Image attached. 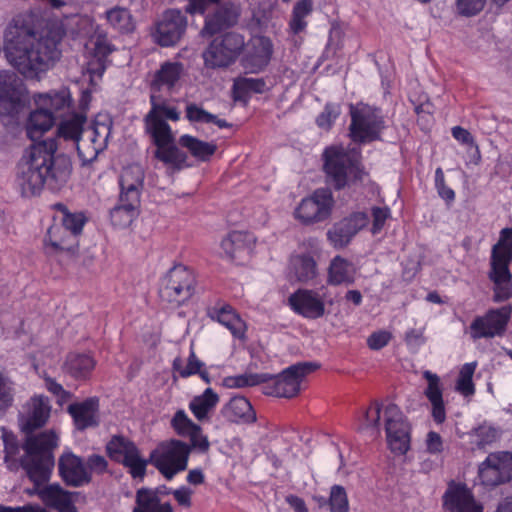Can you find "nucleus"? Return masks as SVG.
<instances>
[{"mask_svg": "<svg viewBox=\"0 0 512 512\" xmlns=\"http://www.w3.org/2000/svg\"><path fill=\"white\" fill-rule=\"evenodd\" d=\"M317 368L318 365L314 363L292 365L277 376L272 385L266 387L265 393L275 397L292 398L299 393L304 378Z\"/></svg>", "mask_w": 512, "mask_h": 512, "instance_id": "15", "label": "nucleus"}, {"mask_svg": "<svg viewBox=\"0 0 512 512\" xmlns=\"http://www.w3.org/2000/svg\"><path fill=\"white\" fill-rule=\"evenodd\" d=\"M85 49L91 56L87 64V72L92 79H100L107 68V57L113 52L114 47L108 41L106 34L97 28L85 44Z\"/></svg>", "mask_w": 512, "mask_h": 512, "instance_id": "19", "label": "nucleus"}, {"mask_svg": "<svg viewBox=\"0 0 512 512\" xmlns=\"http://www.w3.org/2000/svg\"><path fill=\"white\" fill-rule=\"evenodd\" d=\"M218 401V395L211 388H207L201 395L195 396L189 402V409L198 421H206L209 420Z\"/></svg>", "mask_w": 512, "mask_h": 512, "instance_id": "42", "label": "nucleus"}, {"mask_svg": "<svg viewBox=\"0 0 512 512\" xmlns=\"http://www.w3.org/2000/svg\"><path fill=\"white\" fill-rule=\"evenodd\" d=\"M186 119L192 123H213L219 128L228 127V123L225 120L219 119L216 115L206 111L201 106L195 103H188L186 106Z\"/></svg>", "mask_w": 512, "mask_h": 512, "instance_id": "51", "label": "nucleus"}, {"mask_svg": "<svg viewBox=\"0 0 512 512\" xmlns=\"http://www.w3.org/2000/svg\"><path fill=\"white\" fill-rule=\"evenodd\" d=\"M40 499L58 512H78L74 505L75 493L63 489L59 484L47 485L37 492Z\"/></svg>", "mask_w": 512, "mask_h": 512, "instance_id": "33", "label": "nucleus"}, {"mask_svg": "<svg viewBox=\"0 0 512 512\" xmlns=\"http://www.w3.org/2000/svg\"><path fill=\"white\" fill-rule=\"evenodd\" d=\"M222 415L234 423H252L256 420L252 405L245 397H233L224 405Z\"/></svg>", "mask_w": 512, "mask_h": 512, "instance_id": "38", "label": "nucleus"}, {"mask_svg": "<svg viewBox=\"0 0 512 512\" xmlns=\"http://www.w3.org/2000/svg\"><path fill=\"white\" fill-rule=\"evenodd\" d=\"M289 273L300 282L313 280L317 275L316 262L309 255H295L290 259Z\"/></svg>", "mask_w": 512, "mask_h": 512, "instance_id": "43", "label": "nucleus"}, {"mask_svg": "<svg viewBox=\"0 0 512 512\" xmlns=\"http://www.w3.org/2000/svg\"><path fill=\"white\" fill-rule=\"evenodd\" d=\"M90 102V93L85 91L79 102L80 112L71 113L69 116L63 118L57 127V136L66 141H73L78 149V143L83 139L85 132L84 124L87 117L85 110L88 108Z\"/></svg>", "mask_w": 512, "mask_h": 512, "instance_id": "26", "label": "nucleus"}, {"mask_svg": "<svg viewBox=\"0 0 512 512\" xmlns=\"http://www.w3.org/2000/svg\"><path fill=\"white\" fill-rule=\"evenodd\" d=\"M334 204L332 192L327 188H319L300 201L294 216L305 225L323 222L330 218Z\"/></svg>", "mask_w": 512, "mask_h": 512, "instance_id": "9", "label": "nucleus"}, {"mask_svg": "<svg viewBox=\"0 0 512 512\" xmlns=\"http://www.w3.org/2000/svg\"><path fill=\"white\" fill-rule=\"evenodd\" d=\"M204 365L205 364L197 358L193 349L190 351L186 365H183V362L180 358H176L173 362V368L183 378L197 374L200 369L204 367Z\"/></svg>", "mask_w": 512, "mask_h": 512, "instance_id": "57", "label": "nucleus"}, {"mask_svg": "<svg viewBox=\"0 0 512 512\" xmlns=\"http://www.w3.org/2000/svg\"><path fill=\"white\" fill-rule=\"evenodd\" d=\"M329 506L331 512H348L349 501L345 489L340 485H334L330 491Z\"/></svg>", "mask_w": 512, "mask_h": 512, "instance_id": "59", "label": "nucleus"}, {"mask_svg": "<svg viewBox=\"0 0 512 512\" xmlns=\"http://www.w3.org/2000/svg\"><path fill=\"white\" fill-rule=\"evenodd\" d=\"M57 445L58 436L54 431H45L27 438L21 465L36 486L48 481L54 465L51 451Z\"/></svg>", "mask_w": 512, "mask_h": 512, "instance_id": "3", "label": "nucleus"}, {"mask_svg": "<svg viewBox=\"0 0 512 512\" xmlns=\"http://www.w3.org/2000/svg\"><path fill=\"white\" fill-rule=\"evenodd\" d=\"M170 424L178 436L189 438L190 442L188 444L194 450L201 453H206L209 450L210 442L208 437L203 433L202 428L194 423L183 409L175 412Z\"/></svg>", "mask_w": 512, "mask_h": 512, "instance_id": "24", "label": "nucleus"}, {"mask_svg": "<svg viewBox=\"0 0 512 512\" xmlns=\"http://www.w3.org/2000/svg\"><path fill=\"white\" fill-rule=\"evenodd\" d=\"M156 145L155 157L172 170L179 171L189 167L188 156L175 145L173 132L151 135Z\"/></svg>", "mask_w": 512, "mask_h": 512, "instance_id": "21", "label": "nucleus"}, {"mask_svg": "<svg viewBox=\"0 0 512 512\" xmlns=\"http://www.w3.org/2000/svg\"><path fill=\"white\" fill-rule=\"evenodd\" d=\"M256 238L252 233L234 231L220 243V255L237 264L247 262L255 248Z\"/></svg>", "mask_w": 512, "mask_h": 512, "instance_id": "20", "label": "nucleus"}, {"mask_svg": "<svg viewBox=\"0 0 512 512\" xmlns=\"http://www.w3.org/2000/svg\"><path fill=\"white\" fill-rule=\"evenodd\" d=\"M235 17L226 11L219 10L214 15L206 18L205 26L201 31L203 36H211L225 27L230 26Z\"/></svg>", "mask_w": 512, "mask_h": 512, "instance_id": "55", "label": "nucleus"}, {"mask_svg": "<svg viewBox=\"0 0 512 512\" xmlns=\"http://www.w3.org/2000/svg\"><path fill=\"white\" fill-rule=\"evenodd\" d=\"M391 338L392 334L389 331L379 330L368 337L367 344L372 350H380L390 342Z\"/></svg>", "mask_w": 512, "mask_h": 512, "instance_id": "64", "label": "nucleus"}, {"mask_svg": "<svg viewBox=\"0 0 512 512\" xmlns=\"http://www.w3.org/2000/svg\"><path fill=\"white\" fill-rule=\"evenodd\" d=\"M387 444L391 452L404 455L410 448L409 424L400 408L389 403L384 408Z\"/></svg>", "mask_w": 512, "mask_h": 512, "instance_id": "11", "label": "nucleus"}, {"mask_svg": "<svg viewBox=\"0 0 512 512\" xmlns=\"http://www.w3.org/2000/svg\"><path fill=\"white\" fill-rule=\"evenodd\" d=\"M471 443L479 449L485 448L496 442L500 437V431L489 423H483L469 432Z\"/></svg>", "mask_w": 512, "mask_h": 512, "instance_id": "50", "label": "nucleus"}, {"mask_svg": "<svg viewBox=\"0 0 512 512\" xmlns=\"http://www.w3.org/2000/svg\"><path fill=\"white\" fill-rule=\"evenodd\" d=\"M144 171L140 165L133 164L125 167L119 178L120 197L133 203H140L143 188Z\"/></svg>", "mask_w": 512, "mask_h": 512, "instance_id": "31", "label": "nucleus"}, {"mask_svg": "<svg viewBox=\"0 0 512 512\" xmlns=\"http://www.w3.org/2000/svg\"><path fill=\"white\" fill-rule=\"evenodd\" d=\"M270 379H272V377L267 373H246L243 375L232 377L228 379V382L229 386L231 387L243 388L265 383Z\"/></svg>", "mask_w": 512, "mask_h": 512, "instance_id": "58", "label": "nucleus"}, {"mask_svg": "<svg viewBox=\"0 0 512 512\" xmlns=\"http://www.w3.org/2000/svg\"><path fill=\"white\" fill-rule=\"evenodd\" d=\"M477 367L476 362H469L462 365L456 381L455 389L461 395L469 397L474 395L475 386L473 383V375Z\"/></svg>", "mask_w": 512, "mask_h": 512, "instance_id": "52", "label": "nucleus"}, {"mask_svg": "<svg viewBox=\"0 0 512 512\" xmlns=\"http://www.w3.org/2000/svg\"><path fill=\"white\" fill-rule=\"evenodd\" d=\"M312 11L313 0H299L295 3L289 22V28L293 34H299L306 29L308 24L306 18Z\"/></svg>", "mask_w": 512, "mask_h": 512, "instance_id": "49", "label": "nucleus"}, {"mask_svg": "<svg viewBox=\"0 0 512 512\" xmlns=\"http://www.w3.org/2000/svg\"><path fill=\"white\" fill-rule=\"evenodd\" d=\"M106 450L111 459L128 468L133 478H143L148 461L144 459L136 445L122 436H114L107 444Z\"/></svg>", "mask_w": 512, "mask_h": 512, "instance_id": "13", "label": "nucleus"}, {"mask_svg": "<svg viewBox=\"0 0 512 512\" xmlns=\"http://www.w3.org/2000/svg\"><path fill=\"white\" fill-rule=\"evenodd\" d=\"M69 234L61 224L52 225L47 233L45 245L48 253H57L59 251H71L76 240H66Z\"/></svg>", "mask_w": 512, "mask_h": 512, "instance_id": "46", "label": "nucleus"}, {"mask_svg": "<svg viewBox=\"0 0 512 512\" xmlns=\"http://www.w3.org/2000/svg\"><path fill=\"white\" fill-rule=\"evenodd\" d=\"M132 512H174L169 502H162L158 490L140 488L136 492Z\"/></svg>", "mask_w": 512, "mask_h": 512, "instance_id": "37", "label": "nucleus"}, {"mask_svg": "<svg viewBox=\"0 0 512 512\" xmlns=\"http://www.w3.org/2000/svg\"><path fill=\"white\" fill-rule=\"evenodd\" d=\"M323 160L327 182L337 190L362 181L365 175L359 162V152L355 149L331 145L324 150Z\"/></svg>", "mask_w": 512, "mask_h": 512, "instance_id": "4", "label": "nucleus"}, {"mask_svg": "<svg viewBox=\"0 0 512 512\" xmlns=\"http://www.w3.org/2000/svg\"><path fill=\"white\" fill-rule=\"evenodd\" d=\"M106 18L110 25L120 32L128 33L134 29V22L127 9L113 8L106 12Z\"/></svg>", "mask_w": 512, "mask_h": 512, "instance_id": "54", "label": "nucleus"}, {"mask_svg": "<svg viewBox=\"0 0 512 512\" xmlns=\"http://www.w3.org/2000/svg\"><path fill=\"white\" fill-rule=\"evenodd\" d=\"M14 400V384L0 368V411L10 407Z\"/></svg>", "mask_w": 512, "mask_h": 512, "instance_id": "60", "label": "nucleus"}, {"mask_svg": "<svg viewBox=\"0 0 512 512\" xmlns=\"http://www.w3.org/2000/svg\"><path fill=\"white\" fill-rule=\"evenodd\" d=\"M32 100L34 105L44 108L54 117L62 116L70 111L72 106V95L67 87H61L57 90H51L45 93H36Z\"/></svg>", "mask_w": 512, "mask_h": 512, "instance_id": "29", "label": "nucleus"}, {"mask_svg": "<svg viewBox=\"0 0 512 512\" xmlns=\"http://www.w3.org/2000/svg\"><path fill=\"white\" fill-rule=\"evenodd\" d=\"M244 45V39L234 33L215 38L203 53L205 65L210 68H221L230 65Z\"/></svg>", "mask_w": 512, "mask_h": 512, "instance_id": "14", "label": "nucleus"}, {"mask_svg": "<svg viewBox=\"0 0 512 512\" xmlns=\"http://www.w3.org/2000/svg\"><path fill=\"white\" fill-rule=\"evenodd\" d=\"M186 26L187 21L181 11L167 10L156 25L154 39L161 46H173L184 34Z\"/></svg>", "mask_w": 512, "mask_h": 512, "instance_id": "22", "label": "nucleus"}, {"mask_svg": "<svg viewBox=\"0 0 512 512\" xmlns=\"http://www.w3.org/2000/svg\"><path fill=\"white\" fill-rule=\"evenodd\" d=\"M512 260V227L500 231L498 242L493 246L491 262L510 264Z\"/></svg>", "mask_w": 512, "mask_h": 512, "instance_id": "48", "label": "nucleus"}, {"mask_svg": "<svg viewBox=\"0 0 512 512\" xmlns=\"http://www.w3.org/2000/svg\"><path fill=\"white\" fill-rule=\"evenodd\" d=\"M54 138L32 144L25 150L18 165L15 183L25 197L37 195L47 186L59 190L65 186L72 173V163L65 154H57Z\"/></svg>", "mask_w": 512, "mask_h": 512, "instance_id": "2", "label": "nucleus"}, {"mask_svg": "<svg viewBox=\"0 0 512 512\" xmlns=\"http://www.w3.org/2000/svg\"><path fill=\"white\" fill-rule=\"evenodd\" d=\"M184 71L183 64L180 62L167 61L161 64L160 68L155 72L151 87L154 90L166 88L171 90L180 80Z\"/></svg>", "mask_w": 512, "mask_h": 512, "instance_id": "39", "label": "nucleus"}, {"mask_svg": "<svg viewBox=\"0 0 512 512\" xmlns=\"http://www.w3.org/2000/svg\"><path fill=\"white\" fill-rule=\"evenodd\" d=\"M324 292L299 289L290 295L288 302L291 309L307 319H318L325 314Z\"/></svg>", "mask_w": 512, "mask_h": 512, "instance_id": "23", "label": "nucleus"}, {"mask_svg": "<svg viewBox=\"0 0 512 512\" xmlns=\"http://www.w3.org/2000/svg\"><path fill=\"white\" fill-rule=\"evenodd\" d=\"M209 316L212 320L226 327L234 338L245 339L246 324L230 305L212 308Z\"/></svg>", "mask_w": 512, "mask_h": 512, "instance_id": "35", "label": "nucleus"}, {"mask_svg": "<svg viewBox=\"0 0 512 512\" xmlns=\"http://www.w3.org/2000/svg\"><path fill=\"white\" fill-rule=\"evenodd\" d=\"M443 505L446 512H483V505L475 499L472 491L459 483L449 484Z\"/></svg>", "mask_w": 512, "mask_h": 512, "instance_id": "25", "label": "nucleus"}, {"mask_svg": "<svg viewBox=\"0 0 512 512\" xmlns=\"http://www.w3.org/2000/svg\"><path fill=\"white\" fill-rule=\"evenodd\" d=\"M51 412L49 399L44 395H35L24 405L20 417L23 431L30 433L47 422Z\"/></svg>", "mask_w": 512, "mask_h": 512, "instance_id": "27", "label": "nucleus"}, {"mask_svg": "<svg viewBox=\"0 0 512 512\" xmlns=\"http://www.w3.org/2000/svg\"><path fill=\"white\" fill-rule=\"evenodd\" d=\"M194 286L192 271L183 265H176L162 278L160 296L167 302L180 305L193 295Z\"/></svg>", "mask_w": 512, "mask_h": 512, "instance_id": "8", "label": "nucleus"}, {"mask_svg": "<svg viewBox=\"0 0 512 512\" xmlns=\"http://www.w3.org/2000/svg\"><path fill=\"white\" fill-rule=\"evenodd\" d=\"M68 412L79 430H85L99 424V400L96 397L69 405Z\"/></svg>", "mask_w": 512, "mask_h": 512, "instance_id": "32", "label": "nucleus"}, {"mask_svg": "<svg viewBox=\"0 0 512 512\" xmlns=\"http://www.w3.org/2000/svg\"><path fill=\"white\" fill-rule=\"evenodd\" d=\"M35 22L34 14H19L9 22L3 34L6 60L29 79H38L59 60L58 44L64 35L62 25L58 23L38 35Z\"/></svg>", "mask_w": 512, "mask_h": 512, "instance_id": "1", "label": "nucleus"}, {"mask_svg": "<svg viewBox=\"0 0 512 512\" xmlns=\"http://www.w3.org/2000/svg\"><path fill=\"white\" fill-rule=\"evenodd\" d=\"M193 447L178 439L161 442L151 453L149 462L167 479L186 470Z\"/></svg>", "mask_w": 512, "mask_h": 512, "instance_id": "6", "label": "nucleus"}, {"mask_svg": "<svg viewBox=\"0 0 512 512\" xmlns=\"http://www.w3.org/2000/svg\"><path fill=\"white\" fill-rule=\"evenodd\" d=\"M151 109L145 117L146 130L150 135L172 132L169 124L163 119L171 121L180 119V111L167 100L154 94L150 97Z\"/></svg>", "mask_w": 512, "mask_h": 512, "instance_id": "17", "label": "nucleus"}, {"mask_svg": "<svg viewBox=\"0 0 512 512\" xmlns=\"http://www.w3.org/2000/svg\"><path fill=\"white\" fill-rule=\"evenodd\" d=\"M368 223L369 217L365 212H354L336 222L327 231V238L334 248H344L360 230L368 225Z\"/></svg>", "mask_w": 512, "mask_h": 512, "instance_id": "18", "label": "nucleus"}, {"mask_svg": "<svg viewBox=\"0 0 512 512\" xmlns=\"http://www.w3.org/2000/svg\"><path fill=\"white\" fill-rule=\"evenodd\" d=\"M265 89V82L258 78L242 77L235 80L233 94L235 100H244L249 93H262Z\"/></svg>", "mask_w": 512, "mask_h": 512, "instance_id": "53", "label": "nucleus"}, {"mask_svg": "<svg viewBox=\"0 0 512 512\" xmlns=\"http://www.w3.org/2000/svg\"><path fill=\"white\" fill-rule=\"evenodd\" d=\"M178 144L187 149L190 154L200 161L208 160L216 151V145L211 142L202 141L196 137L185 134L182 135Z\"/></svg>", "mask_w": 512, "mask_h": 512, "instance_id": "45", "label": "nucleus"}, {"mask_svg": "<svg viewBox=\"0 0 512 512\" xmlns=\"http://www.w3.org/2000/svg\"><path fill=\"white\" fill-rule=\"evenodd\" d=\"M85 223L84 216L81 213H69L64 211L61 225L65 227L69 234L66 240H76V236L82 231Z\"/></svg>", "mask_w": 512, "mask_h": 512, "instance_id": "56", "label": "nucleus"}, {"mask_svg": "<svg viewBox=\"0 0 512 512\" xmlns=\"http://www.w3.org/2000/svg\"><path fill=\"white\" fill-rule=\"evenodd\" d=\"M58 466L61 478L69 486L81 487L92 480L83 460L71 451H66L60 456Z\"/></svg>", "mask_w": 512, "mask_h": 512, "instance_id": "28", "label": "nucleus"}, {"mask_svg": "<svg viewBox=\"0 0 512 512\" xmlns=\"http://www.w3.org/2000/svg\"><path fill=\"white\" fill-rule=\"evenodd\" d=\"M380 412L381 406L379 403L374 402L369 406L360 420V429L371 431L377 430L380 422Z\"/></svg>", "mask_w": 512, "mask_h": 512, "instance_id": "62", "label": "nucleus"}, {"mask_svg": "<svg viewBox=\"0 0 512 512\" xmlns=\"http://www.w3.org/2000/svg\"><path fill=\"white\" fill-rule=\"evenodd\" d=\"M508 267V264L491 262L490 278L494 282V302H502L512 296V276Z\"/></svg>", "mask_w": 512, "mask_h": 512, "instance_id": "36", "label": "nucleus"}, {"mask_svg": "<svg viewBox=\"0 0 512 512\" xmlns=\"http://www.w3.org/2000/svg\"><path fill=\"white\" fill-rule=\"evenodd\" d=\"M31 97L25 83L12 71H0V121L6 127L19 123Z\"/></svg>", "mask_w": 512, "mask_h": 512, "instance_id": "5", "label": "nucleus"}, {"mask_svg": "<svg viewBox=\"0 0 512 512\" xmlns=\"http://www.w3.org/2000/svg\"><path fill=\"white\" fill-rule=\"evenodd\" d=\"M487 4V0H456L455 8L459 15L473 17L481 13Z\"/></svg>", "mask_w": 512, "mask_h": 512, "instance_id": "61", "label": "nucleus"}, {"mask_svg": "<svg viewBox=\"0 0 512 512\" xmlns=\"http://www.w3.org/2000/svg\"><path fill=\"white\" fill-rule=\"evenodd\" d=\"M139 204L129 200L122 201V197L119 196L118 204L110 212L113 226L120 229L128 228L138 216Z\"/></svg>", "mask_w": 512, "mask_h": 512, "instance_id": "44", "label": "nucleus"}, {"mask_svg": "<svg viewBox=\"0 0 512 512\" xmlns=\"http://www.w3.org/2000/svg\"><path fill=\"white\" fill-rule=\"evenodd\" d=\"M349 135L354 142L369 143L380 138L384 120L380 112L363 103L350 106Z\"/></svg>", "mask_w": 512, "mask_h": 512, "instance_id": "7", "label": "nucleus"}, {"mask_svg": "<svg viewBox=\"0 0 512 512\" xmlns=\"http://www.w3.org/2000/svg\"><path fill=\"white\" fill-rule=\"evenodd\" d=\"M355 266L341 256L332 259L328 270V282L333 285L351 284L355 280Z\"/></svg>", "mask_w": 512, "mask_h": 512, "instance_id": "41", "label": "nucleus"}, {"mask_svg": "<svg viewBox=\"0 0 512 512\" xmlns=\"http://www.w3.org/2000/svg\"><path fill=\"white\" fill-rule=\"evenodd\" d=\"M56 119L51 112L35 105V109L30 113L26 124L28 137L32 140L40 138L54 126Z\"/></svg>", "mask_w": 512, "mask_h": 512, "instance_id": "40", "label": "nucleus"}, {"mask_svg": "<svg viewBox=\"0 0 512 512\" xmlns=\"http://www.w3.org/2000/svg\"><path fill=\"white\" fill-rule=\"evenodd\" d=\"M423 378L427 381V387L424 391V394L431 403L432 417L435 422L441 424L446 419V411L443 401V387L440 377L429 370H425L423 372Z\"/></svg>", "mask_w": 512, "mask_h": 512, "instance_id": "34", "label": "nucleus"}, {"mask_svg": "<svg viewBox=\"0 0 512 512\" xmlns=\"http://www.w3.org/2000/svg\"><path fill=\"white\" fill-rule=\"evenodd\" d=\"M113 122L108 115L99 114L90 128L85 129L78 143V154L83 161H93L104 151L112 133Z\"/></svg>", "mask_w": 512, "mask_h": 512, "instance_id": "10", "label": "nucleus"}, {"mask_svg": "<svg viewBox=\"0 0 512 512\" xmlns=\"http://www.w3.org/2000/svg\"><path fill=\"white\" fill-rule=\"evenodd\" d=\"M478 477L484 486H498L512 479V453H490L478 467Z\"/></svg>", "mask_w": 512, "mask_h": 512, "instance_id": "16", "label": "nucleus"}, {"mask_svg": "<svg viewBox=\"0 0 512 512\" xmlns=\"http://www.w3.org/2000/svg\"><path fill=\"white\" fill-rule=\"evenodd\" d=\"M95 367L94 359L87 354L71 353L65 362L66 371L77 379L86 378Z\"/></svg>", "mask_w": 512, "mask_h": 512, "instance_id": "47", "label": "nucleus"}, {"mask_svg": "<svg viewBox=\"0 0 512 512\" xmlns=\"http://www.w3.org/2000/svg\"><path fill=\"white\" fill-rule=\"evenodd\" d=\"M512 315V307L504 305L489 309L485 314L477 316L471 322L469 334L473 340L502 336Z\"/></svg>", "mask_w": 512, "mask_h": 512, "instance_id": "12", "label": "nucleus"}, {"mask_svg": "<svg viewBox=\"0 0 512 512\" xmlns=\"http://www.w3.org/2000/svg\"><path fill=\"white\" fill-rule=\"evenodd\" d=\"M340 113L341 108L338 104L328 103L317 117L316 123L320 128L328 130L339 117Z\"/></svg>", "mask_w": 512, "mask_h": 512, "instance_id": "63", "label": "nucleus"}, {"mask_svg": "<svg viewBox=\"0 0 512 512\" xmlns=\"http://www.w3.org/2000/svg\"><path fill=\"white\" fill-rule=\"evenodd\" d=\"M273 53L272 41L265 36H256L251 40V49L243 58V67L250 73L263 70L270 62Z\"/></svg>", "mask_w": 512, "mask_h": 512, "instance_id": "30", "label": "nucleus"}]
</instances>
